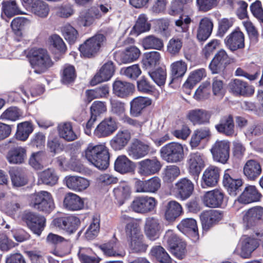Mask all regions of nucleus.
<instances>
[{
    "mask_svg": "<svg viewBox=\"0 0 263 263\" xmlns=\"http://www.w3.org/2000/svg\"><path fill=\"white\" fill-rule=\"evenodd\" d=\"M84 156L90 163L100 170H105L109 166V149L104 144H89L85 151Z\"/></svg>",
    "mask_w": 263,
    "mask_h": 263,
    "instance_id": "nucleus-1",
    "label": "nucleus"
},
{
    "mask_svg": "<svg viewBox=\"0 0 263 263\" xmlns=\"http://www.w3.org/2000/svg\"><path fill=\"white\" fill-rule=\"evenodd\" d=\"M29 60L31 65L34 69V72L37 74L44 72L53 64L47 51L42 48L33 50Z\"/></svg>",
    "mask_w": 263,
    "mask_h": 263,
    "instance_id": "nucleus-2",
    "label": "nucleus"
},
{
    "mask_svg": "<svg viewBox=\"0 0 263 263\" xmlns=\"http://www.w3.org/2000/svg\"><path fill=\"white\" fill-rule=\"evenodd\" d=\"M31 204L34 209L47 214L51 213L55 208L52 196L45 191L35 193L32 197Z\"/></svg>",
    "mask_w": 263,
    "mask_h": 263,
    "instance_id": "nucleus-3",
    "label": "nucleus"
},
{
    "mask_svg": "<svg viewBox=\"0 0 263 263\" xmlns=\"http://www.w3.org/2000/svg\"><path fill=\"white\" fill-rule=\"evenodd\" d=\"M162 159L168 163L181 162L184 158L183 146L177 142H170L162 146L160 151Z\"/></svg>",
    "mask_w": 263,
    "mask_h": 263,
    "instance_id": "nucleus-4",
    "label": "nucleus"
},
{
    "mask_svg": "<svg viewBox=\"0 0 263 263\" xmlns=\"http://www.w3.org/2000/svg\"><path fill=\"white\" fill-rule=\"evenodd\" d=\"M105 40V36L102 34H96L87 40L79 47L81 55L85 58L94 57L98 52Z\"/></svg>",
    "mask_w": 263,
    "mask_h": 263,
    "instance_id": "nucleus-5",
    "label": "nucleus"
},
{
    "mask_svg": "<svg viewBox=\"0 0 263 263\" xmlns=\"http://www.w3.org/2000/svg\"><path fill=\"white\" fill-rule=\"evenodd\" d=\"M157 203L154 197L142 195L135 198L131 204V208L136 213L146 214L153 211Z\"/></svg>",
    "mask_w": 263,
    "mask_h": 263,
    "instance_id": "nucleus-6",
    "label": "nucleus"
},
{
    "mask_svg": "<svg viewBox=\"0 0 263 263\" xmlns=\"http://www.w3.org/2000/svg\"><path fill=\"white\" fill-rule=\"evenodd\" d=\"M80 223V219L73 215L57 217L52 221L55 227L69 235L76 232Z\"/></svg>",
    "mask_w": 263,
    "mask_h": 263,
    "instance_id": "nucleus-7",
    "label": "nucleus"
},
{
    "mask_svg": "<svg viewBox=\"0 0 263 263\" xmlns=\"http://www.w3.org/2000/svg\"><path fill=\"white\" fill-rule=\"evenodd\" d=\"M22 220L34 234L38 236L41 235L45 226L46 219L44 216L26 212L22 215Z\"/></svg>",
    "mask_w": 263,
    "mask_h": 263,
    "instance_id": "nucleus-8",
    "label": "nucleus"
},
{
    "mask_svg": "<svg viewBox=\"0 0 263 263\" xmlns=\"http://www.w3.org/2000/svg\"><path fill=\"white\" fill-rule=\"evenodd\" d=\"M161 167V163L157 158L145 159L138 162L137 173L140 176L146 177L158 173Z\"/></svg>",
    "mask_w": 263,
    "mask_h": 263,
    "instance_id": "nucleus-9",
    "label": "nucleus"
},
{
    "mask_svg": "<svg viewBox=\"0 0 263 263\" xmlns=\"http://www.w3.org/2000/svg\"><path fill=\"white\" fill-rule=\"evenodd\" d=\"M189 173L196 181L199 174L204 167L203 155L199 152H193L190 154L187 160Z\"/></svg>",
    "mask_w": 263,
    "mask_h": 263,
    "instance_id": "nucleus-10",
    "label": "nucleus"
},
{
    "mask_svg": "<svg viewBox=\"0 0 263 263\" xmlns=\"http://www.w3.org/2000/svg\"><path fill=\"white\" fill-rule=\"evenodd\" d=\"M228 86L230 91L237 96L248 97L254 93V87L240 79L232 80Z\"/></svg>",
    "mask_w": 263,
    "mask_h": 263,
    "instance_id": "nucleus-11",
    "label": "nucleus"
},
{
    "mask_svg": "<svg viewBox=\"0 0 263 263\" xmlns=\"http://www.w3.org/2000/svg\"><path fill=\"white\" fill-rule=\"evenodd\" d=\"M211 152L215 161L224 164L229 158L230 142L227 140L217 141Z\"/></svg>",
    "mask_w": 263,
    "mask_h": 263,
    "instance_id": "nucleus-12",
    "label": "nucleus"
},
{
    "mask_svg": "<svg viewBox=\"0 0 263 263\" xmlns=\"http://www.w3.org/2000/svg\"><path fill=\"white\" fill-rule=\"evenodd\" d=\"M230 58L224 49L218 51L210 62L209 67L213 74L223 72L230 63Z\"/></svg>",
    "mask_w": 263,
    "mask_h": 263,
    "instance_id": "nucleus-13",
    "label": "nucleus"
},
{
    "mask_svg": "<svg viewBox=\"0 0 263 263\" xmlns=\"http://www.w3.org/2000/svg\"><path fill=\"white\" fill-rule=\"evenodd\" d=\"M118 128V123L115 118H105L98 125L94 131L95 135L98 138L106 137L112 134Z\"/></svg>",
    "mask_w": 263,
    "mask_h": 263,
    "instance_id": "nucleus-14",
    "label": "nucleus"
},
{
    "mask_svg": "<svg viewBox=\"0 0 263 263\" xmlns=\"http://www.w3.org/2000/svg\"><path fill=\"white\" fill-rule=\"evenodd\" d=\"M220 169L214 165H210L203 172L201 185L203 189L216 186L220 178Z\"/></svg>",
    "mask_w": 263,
    "mask_h": 263,
    "instance_id": "nucleus-15",
    "label": "nucleus"
},
{
    "mask_svg": "<svg viewBox=\"0 0 263 263\" xmlns=\"http://www.w3.org/2000/svg\"><path fill=\"white\" fill-rule=\"evenodd\" d=\"M224 44L232 52L245 47V35L239 29H236L226 36Z\"/></svg>",
    "mask_w": 263,
    "mask_h": 263,
    "instance_id": "nucleus-16",
    "label": "nucleus"
},
{
    "mask_svg": "<svg viewBox=\"0 0 263 263\" xmlns=\"http://www.w3.org/2000/svg\"><path fill=\"white\" fill-rule=\"evenodd\" d=\"M242 220L246 229L255 226L258 221L263 220V208L256 206L245 211Z\"/></svg>",
    "mask_w": 263,
    "mask_h": 263,
    "instance_id": "nucleus-17",
    "label": "nucleus"
},
{
    "mask_svg": "<svg viewBox=\"0 0 263 263\" xmlns=\"http://www.w3.org/2000/svg\"><path fill=\"white\" fill-rule=\"evenodd\" d=\"M222 213L216 210L205 211L201 213L200 218L204 231H208L222 218Z\"/></svg>",
    "mask_w": 263,
    "mask_h": 263,
    "instance_id": "nucleus-18",
    "label": "nucleus"
},
{
    "mask_svg": "<svg viewBox=\"0 0 263 263\" xmlns=\"http://www.w3.org/2000/svg\"><path fill=\"white\" fill-rule=\"evenodd\" d=\"M224 195L221 190L216 189L205 192L202 197V202L207 207L219 208L223 203Z\"/></svg>",
    "mask_w": 263,
    "mask_h": 263,
    "instance_id": "nucleus-19",
    "label": "nucleus"
},
{
    "mask_svg": "<svg viewBox=\"0 0 263 263\" xmlns=\"http://www.w3.org/2000/svg\"><path fill=\"white\" fill-rule=\"evenodd\" d=\"M131 138L132 134L129 130L121 129L110 140V145L115 151L122 150L128 144Z\"/></svg>",
    "mask_w": 263,
    "mask_h": 263,
    "instance_id": "nucleus-20",
    "label": "nucleus"
},
{
    "mask_svg": "<svg viewBox=\"0 0 263 263\" xmlns=\"http://www.w3.org/2000/svg\"><path fill=\"white\" fill-rule=\"evenodd\" d=\"M149 152L148 144L139 140H135L127 149L128 155L136 160L145 157Z\"/></svg>",
    "mask_w": 263,
    "mask_h": 263,
    "instance_id": "nucleus-21",
    "label": "nucleus"
},
{
    "mask_svg": "<svg viewBox=\"0 0 263 263\" xmlns=\"http://www.w3.org/2000/svg\"><path fill=\"white\" fill-rule=\"evenodd\" d=\"M64 182L69 189L77 192L84 191L90 184L88 179L78 176H67Z\"/></svg>",
    "mask_w": 263,
    "mask_h": 263,
    "instance_id": "nucleus-22",
    "label": "nucleus"
},
{
    "mask_svg": "<svg viewBox=\"0 0 263 263\" xmlns=\"http://www.w3.org/2000/svg\"><path fill=\"white\" fill-rule=\"evenodd\" d=\"M175 189L178 196L183 200L189 198L193 194L194 184L186 177L180 179L175 183Z\"/></svg>",
    "mask_w": 263,
    "mask_h": 263,
    "instance_id": "nucleus-23",
    "label": "nucleus"
},
{
    "mask_svg": "<svg viewBox=\"0 0 263 263\" xmlns=\"http://www.w3.org/2000/svg\"><path fill=\"white\" fill-rule=\"evenodd\" d=\"M211 114L203 109H194L189 111L187 118L194 125H205L210 122Z\"/></svg>",
    "mask_w": 263,
    "mask_h": 263,
    "instance_id": "nucleus-24",
    "label": "nucleus"
},
{
    "mask_svg": "<svg viewBox=\"0 0 263 263\" xmlns=\"http://www.w3.org/2000/svg\"><path fill=\"white\" fill-rule=\"evenodd\" d=\"M103 16L96 6L91 7L87 11L81 12L78 18V23L80 26H88L93 23L95 19H100Z\"/></svg>",
    "mask_w": 263,
    "mask_h": 263,
    "instance_id": "nucleus-25",
    "label": "nucleus"
},
{
    "mask_svg": "<svg viewBox=\"0 0 263 263\" xmlns=\"http://www.w3.org/2000/svg\"><path fill=\"white\" fill-rule=\"evenodd\" d=\"M161 226L158 218L149 217L146 219L144 231L146 236L151 240L159 238Z\"/></svg>",
    "mask_w": 263,
    "mask_h": 263,
    "instance_id": "nucleus-26",
    "label": "nucleus"
},
{
    "mask_svg": "<svg viewBox=\"0 0 263 263\" xmlns=\"http://www.w3.org/2000/svg\"><path fill=\"white\" fill-rule=\"evenodd\" d=\"M114 66L112 62L105 63L90 81V84L95 86L98 83L109 80L114 73Z\"/></svg>",
    "mask_w": 263,
    "mask_h": 263,
    "instance_id": "nucleus-27",
    "label": "nucleus"
},
{
    "mask_svg": "<svg viewBox=\"0 0 263 263\" xmlns=\"http://www.w3.org/2000/svg\"><path fill=\"white\" fill-rule=\"evenodd\" d=\"M215 127L217 132L220 134L227 136H233L235 135L234 120L233 116L231 115L222 116L219 123Z\"/></svg>",
    "mask_w": 263,
    "mask_h": 263,
    "instance_id": "nucleus-28",
    "label": "nucleus"
},
{
    "mask_svg": "<svg viewBox=\"0 0 263 263\" xmlns=\"http://www.w3.org/2000/svg\"><path fill=\"white\" fill-rule=\"evenodd\" d=\"M26 159L27 149L20 146L12 147L7 155V159L10 164H21L24 163Z\"/></svg>",
    "mask_w": 263,
    "mask_h": 263,
    "instance_id": "nucleus-29",
    "label": "nucleus"
},
{
    "mask_svg": "<svg viewBox=\"0 0 263 263\" xmlns=\"http://www.w3.org/2000/svg\"><path fill=\"white\" fill-rule=\"evenodd\" d=\"M178 229L183 234L194 237H198V230L196 221L193 218L182 219L177 226Z\"/></svg>",
    "mask_w": 263,
    "mask_h": 263,
    "instance_id": "nucleus-30",
    "label": "nucleus"
},
{
    "mask_svg": "<svg viewBox=\"0 0 263 263\" xmlns=\"http://www.w3.org/2000/svg\"><path fill=\"white\" fill-rule=\"evenodd\" d=\"M261 194L254 185L247 186L238 198L239 202L247 204L259 201Z\"/></svg>",
    "mask_w": 263,
    "mask_h": 263,
    "instance_id": "nucleus-31",
    "label": "nucleus"
},
{
    "mask_svg": "<svg viewBox=\"0 0 263 263\" xmlns=\"http://www.w3.org/2000/svg\"><path fill=\"white\" fill-rule=\"evenodd\" d=\"M213 29V23L211 19L205 17L199 24L197 31V38L200 42L206 41L211 35Z\"/></svg>",
    "mask_w": 263,
    "mask_h": 263,
    "instance_id": "nucleus-32",
    "label": "nucleus"
},
{
    "mask_svg": "<svg viewBox=\"0 0 263 263\" xmlns=\"http://www.w3.org/2000/svg\"><path fill=\"white\" fill-rule=\"evenodd\" d=\"M226 171L223 177V184L224 186L232 196H235L241 190V186L242 185V181L240 179H233Z\"/></svg>",
    "mask_w": 263,
    "mask_h": 263,
    "instance_id": "nucleus-33",
    "label": "nucleus"
},
{
    "mask_svg": "<svg viewBox=\"0 0 263 263\" xmlns=\"http://www.w3.org/2000/svg\"><path fill=\"white\" fill-rule=\"evenodd\" d=\"M260 163L254 159L248 160L243 166V174L250 180H255L261 174Z\"/></svg>",
    "mask_w": 263,
    "mask_h": 263,
    "instance_id": "nucleus-34",
    "label": "nucleus"
},
{
    "mask_svg": "<svg viewBox=\"0 0 263 263\" xmlns=\"http://www.w3.org/2000/svg\"><path fill=\"white\" fill-rule=\"evenodd\" d=\"M152 100L147 97H139L130 102V114L131 116L137 117L141 115L143 109L150 105Z\"/></svg>",
    "mask_w": 263,
    "mask_h": 263,
    "instance_id": "nucleus-35",
    "label": "nucleus"
},
{
    "mask_svg": "<svg viewBox=\"0 0 263 263\" xmlns=\"http://www.w3.org/2000/svg\"><path fill=\"white\" fill-rule=\"evenodd\" d=\"M241 251L240 255L244 258H248L253 251L258 246L257 240L250 237L246 236L241 238L240 240Z\"/></svg>",
    "mask_w": 263,
    "mask_h": 263,
    "instance_id": "nucleus-36",
    "label": "nucleus"
},
{
    "mask_svg": "<svg viewBox=\"0 0 263 263\" xmlns=\"http://www.w3.org/2000/svg\"><path fill=\"white\" fill-rule=\"evenodd\" d=\"M182 213V208L178 202L172 200L169 201L166 206L164 218L168 222H173Z\"/></svg>",
    "mask_w": 263,
    "mask_h": 263,
    "instance_id": "nucleus-37",
    "label": "nucleus"
},
{
    "mask_svg": "<svg viewBox=\"0 0 263 263\" xmlns=\"http://www.w3.org/2000/svg\"><path fill=\"white\" fill-rule=\"evenodd\" d=\"M63 204L64 207L70 211H78L84 207L83 200L77 195L69 193L65 196Z\"/></svg>",
    "mask_w": 263,
    "mask_h": 263,
    "instance_id": "nucleus-38",
    "label": "nucleus"
},
{
    "mask_svg": "<svg viewBox=\"0 0 263 263\" xmlns=\"http://www.w3.org/2000/svg\"><path fill=\"white\" fill-rule=\"evenodd\" d=\"M134 89V86L128 82L116 81L113 84V92L120 98H125L130 95Z\"/></svg>",
    "mask_w": 263,
    "mask_h": 263,
    "instance_id": "nucleus-39",
    "label": "nucleus"
},
{
    "mask_svg": "<svg viewBox=\"0 0 263 263\" xmlns=\"http://www.w3.org/2000/svg\"><path fill=\"white\" fill-rule=\"evenodd\" d=\"M58 179L59 177L55 170L48 168L39 174L37 184L53 186L58 182Z\"/></svg>",
    "mask_w": 263,
    "mask_h": 263,
    "instance_id": "nucleus-40",
    "label": "nucleus"
},
{
    "mask_svg": "<svg viewBox=\"0 0 263 263\" xmlns=\"http://www.w3.org/2000/svg\"><path fill=\"white\" fill-rule=\"evenodd\" d=\"M134 167V162L125 155L118 156L115 162V170L121 174L132 172Z\"/></svg>",
    "mask_w": 263,
    "mask_h": 263,
    "instance_id": "nucleus-41",
    "label": "nucleus"
},
{
    "mask_svg": "<svg viewBox=\"0 0 263 263\" xmlns=\"http://www.w3.org/2000/svg\"><path fill=\"white\" fill-rule=\"evenodd\" d=\"M101 249L108 256H122L124 254L121 251L120 245L115 238L108 242L102 245Z\"/></svg>",
    "mask_w": 263,
    "mask_h": 263,
    "instance_id": "nucleus-42",
    "label": "nucleus"
},
{
    "mask_svg": "<svg viewBox=\"0 0 263 263\" xmlns=\"http://www.w3.org/2000/svg\"><path fill=\"white\" fill-rule=\"evenodd\" d=\"M171 77L170 85L175 80L182 78L185 74L187 70V64L183 61L179 60L173 63L171 65Z\"/></svg>",
    "mask_w": 263,
    "mask_h": 263,
    "instance_id": "nucleus-43",
    "label": "nucleus"
},
{
    "mask_svg": "<svg viewBox=\"0 0 263 263\" xmlns=\"http://www.w3.org/2000/svg\"><path fill=\"white\" fill-rule=\"evenodd\" d=\"M211 132L208 127H202L195 130L192 136L190 145L192 148L197 147L201 141L210 137Z\"/></svg>",
    "mask_w": 263,
    "mask_h": 263,
    "instance_id": "nucleus-44",
    "label": "nucleus"
},
{
    "mask_svg": "<svg viewBox=\"0 0 263 263\" xmlns=\"http://www.w3.org/2000/svg\"><path fill=\"white\" fill-rule=\"evenodd\" d=\"M49 5L45 2L36 0L32 4L31 11L35 16L41 18L46 17L49 12Z\"/></svg>",
    "mask_w": 263,
    "mask_h": 263,
    "instance_id": "nucleus-45",
    "label": "nucleus"
},
{
    "mask_svg": "<svg viewBox=\"0 0 263 263\" xmlns=\"http://www.w3.org/2000/svg\"><path fill=\"white\" fill-rule=\"evenodd\" d=\"M85 93L86 101L90 103L95 99L106 97L109 93V87L103 85L94 89L87 90Z\"/></svg>",
    "mask_w": 263,
    "mask_h": 263,
    "instance_id": "nucleus-46",
    "label": "nucleus"
},
{
    "mask_svg": "<svg viewBox=\"0 0 263 263\" xmlns=\"http://www.w3.org/2000/svg\"><path fill=\"white\" fill-rule=\"evenodd\" d=\"M46 155L42 151H39L32 153L28 163L34 170H40L45 165Z\"/></svg>",
    "mask_w": 263,
    "mask_h": 263,
    "instance_id": "nucleus-47",
    "label": "nucleus"
},
{
    "mask_svg": "<svg viewBox=\"0 0 263 263\" xmlns=\"http://www.w3.org/2000/svg\"><path fill=\"white\" fill-rule=\"evenodd\" d=\"M60 136L67 141H72L77 138L73 132L72 125L69 122L62 123L58 126Z\"/></svg>",
    "mask_w": 263,
    "mask_h": 263,
    "instance_id": "nucleus-48",
    "label": "nucleus"
},
{
    "mask_svg": "<svg viewBox=\"0 0 263 263\" xmlns=\"http://www.w3.org/2000/svg\"><path fill=\"white\" fill-rule=\"evenodd\" d=\"M9 174L12 183L14 186H23L28 182L26 176L21 170L12 168L9 171Z\"/></svg>",
    "mask_w": 263,
    "mask_h": 263,
    "instance_id": "nucleus-49",
    "label": "nucleus"
},
{
    "mask_svg": "<svg viewBox=\"0 0 263 263\" xmlns=\"http://www.w3.org/2000/svg\"><path fill=\"white\" fill-rule=\"evenodd\" d=\"M156 30L161 36L168 37L171 35L170 21L167 18H162L155 21Z\"/></svg>",
    "mask_w": 263,
    "mask_h": 263,
    "instance_id": "nucleus-50",
    "label": "nucleus"
},
{
    "mask_svg": "<svg viewBox=\"0 0 263 263\" xmlns=\"http://www.w3.org/2000/svg\"><path fill=\"white\" fill-rule=\"evenodd\" d=\"M143 64L146 69H153L159 64L161 58L158 51H151L145 53Z\"/></svg>",
    "mask_w": 263,
    "mask_h": 263,
    "instance_id": "nucleus-51",
    "label": "nucleus"
},
{
    "mask_svg": "<svg viewBox=\"0 0 263 263\" xmlns=\"http://www.w3.org/2000/svg\"><path fill=\"white\" fill-rule=\"evenodd\" d=\"M151 27V25L148 21L147 16L145 14H141L139 15L133 30L138 35L148 31Z\"/></svg>",
    "mask_w": 263,
    "mask_h": 263,
    "instance_id": "nucleus-52",
    "label": "nucleus"
},
{
    "mask_svg": "<svg viewBox=\"0 0 263 263\" xmlns=\"http://www.w3.org/2000/svg\"><path fill=\"white\" fill-rule=\"evenodd\" d=\"M33 127L30 122L20 123L17 125L16 137L20 140L25 141L33 132Z\"/></svg>",
    "mask_w": 263,
    "mask_h": 263,
    "instance_id": "nucleus-53",
    "label": "nucleus"
},
{
    "mask_svg": "<svg viewBox=\"0 0 263 263\" xmlns=\"http://www.w3.org/2000/svg\"><path fill=\"white\" fill-rule=\"evenodd\" d=\"M142 45L145 49H154L158 50H161L164 46L162 40L153 35L145 37L143 40Z\"/></svg>",
    "mask_w": 263,
    "mask_h": 263,
    "instance_id": "nucleus-54",
    "label": "nucleus"
},
{
    "mask_svg": "<svg viewBox=\"0 0 263 263\" xmlns=\"http://www.w3.org/2000/svg\"><path fill=\"white\" fill-rule=\"evenodd\" d=\"M151 254L160 263H173V261L161 246L154 247L151 250Z\"/></svg>",
    "mask_w": 263,
    "mask_h": 263,
    "instance_id": "nucleus-55",
    "label": "nucleus"
},
{
    "mask_svg": "<svg viewBox=\"0 0 263 263\" xmlns=\"http://www.w3.org/2000/svg\"><path fill=\"white\" fill-rule=\"evenodd\" d=\"M2 16L6 15L8 17H11L15 15L19 14L20 10L16 4V1H7L2 4Z\"/></svg>",
    "mask_w": 263,
    "mask_h": 263,
    "instance_id": "nucleus-56",
    "label": "nucleus"
},
{
    "mask_svg": "<svg viewBox=\"0 0 263 263\" xmlns=\"http://www.w3.org/2000/svg\"><path fill=\"white\" fill-rule=\"evenodd\" d=\"M205 76L206 72L204 68L198 69L192 71L185 82V87H194L197 83Z\"/></svg>",
    "mask_w": 263,
    "mask_h": 263,
    "instance_id": "nucleus-57",
    "label": "nucleus"
},
{
    "mask_svg": "<svg viewBox=\"0 0 263 263\" xmlns=\"http://www.w3.org/2000/svg\"><path fill=\"white\" fill-rule=\"evenodd\" d=\"M76 78V73L74 66L68 64L65 65L62 73V83L66 85L71 84L74 82Z\"/></svg>",
    "mask_w": 263,
    "mask_h": 263,
    "instance_id": "nucleus-58",
    "label": "nucleus"
},
{
    "mask_svg": "<svg viewBox=\"0 0 263 263\" xmlns=\"http://www.w3.org/2000/svg\"><path fill=\"white\" fill-rule=\"evenodd\" d=\"M125 234L128 241L142 235L139 224L135 221H129L125 227Z\"/></svg>",
    "mask_w": 263,
    "mask_h": 263,
    "instance_id": "nucleus-59",
    "label": "nucleus"
},
{
    "mask_svg": "<svg viewBox=\"0 0 263 263\" xmlns=\"http://www.w3.org/2000/svg\"><path fill=\"white\" fill-rule=\"evenodd\" d=\"M22 116L21 110L16 107H10L1 116L0 119L4 121H15Z\"/></svg>",
    "mask_w": 263,
    "mask_h": 263,
    "instance_id": "nucleus-60",
    "label": "nucleus"
},
{
    "mask_svg": "<svg viewBox=\"0 0 263 263\" xmlns=\"http://www.w3.org/2000/svg\"><path fill=\"white\" fill-rule=\"evenodd\" d=\"M190 23L191 18L189 17H186L184 21L181 18L175 21L176 30L181 33L180 36L183 39H187L189 37V25Z\"/></svg>",
    "mask_w": 263,
    "mask_h": 263,
    "instance_id": "nucleus-61",
    "label": "nucleus"
},
{
    "mask_svg": "<svg viewBox=\"0 0 263 263\" xmlns=\"http://www.w3.org/2000/svg\"><path fill=\"white\" fill-rule=\"evenodd\" d=\"M63 35L70 44H73L78 36L77 30L70 24H66L62 28Z\"/></svg>",
    "mask_w": 263,
    "mask_h": 263,
    "instance_id": "nucleus-62",
    "label": "nucleus"
},
{
    "mask_svg": "<svg viewBox=\"0 0 263 263\" xmlns=\"http://www.w3.org/2000/svg\"><path fill=\"white\" fill-rule=\"evenodd\" d=\"M114 193L117 199L123 201L129 197L131 193L130 187L126 183H123L114 189Z\"/></svg>",
    "mask_w": 263,
    "mask_h": 263,
    "instance_id": "nucleus-63",
    "label": "nucleus"
},
{
    "mask_svg": "<svg viewBox=\"0 0 263 263\" xmlns=\"http://www.w3.org/2000/svg\"><path fill=\"white\" fill-rule=\"evenodd\" d=\"M148 74L154 82L158 86H161L165 84L166 78L165 70L160 68L156 70L149 71Z\"/></svg>",
    "mask_w": 263,
    "mask_h": 263,
    "instance_id": "nucleus-64",
    "label": "nucleus"
}]
</instances>
